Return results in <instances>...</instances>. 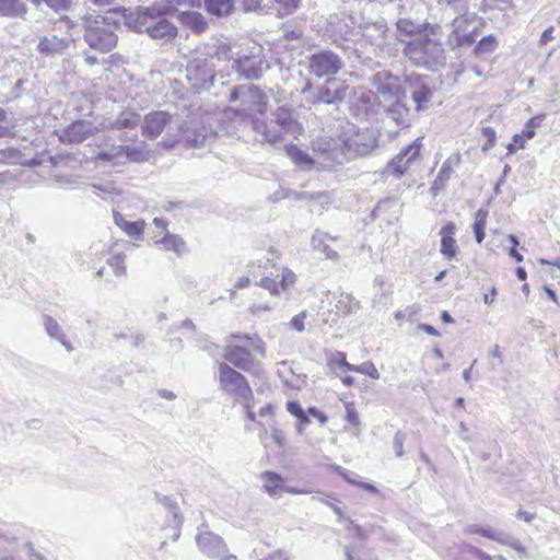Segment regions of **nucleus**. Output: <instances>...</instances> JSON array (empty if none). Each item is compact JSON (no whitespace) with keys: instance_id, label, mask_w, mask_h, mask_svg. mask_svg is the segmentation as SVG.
Segmentation results:
<instances>
[{"instance_id":"62","label":"nucleus","mask_w":560,"mask_h":560,"mask_svg":"<svg viewBox=\"0 0 560 560\" xmlns=\"http://www.w3.org/2000/svg\"><path fill=\"white\" fill-rule=\"evenodd\" d=\"M482 136L487 138L488 143L483 145V150H488L491 148L495 142V131L492 127H483L482 128Z\"/></svg>"},{"instance_id":"51","label":"nucleus","mask_w":560,"mask_h":560,"mask_svg":"<svg viewBox=\"0 0 560 560\" xmlns=\"http://www.w3.org/2000/svg\"><path fill=\"white\" fill-rule=\"evenodd\" d=\"M544 119V115L536 116L530 118L526 124L524 129L522 130V135L526 139H532L536 135V129L540 126L541 121Z\"/></svg>"},{"instance_id":"42","label":"nucleus","mask_w":560,"mask_h":560,"mask_svg":"<svg viewBox=\"0 0 560 560\" xmlns=\"http://www.w3.org/2000/svg\"><path fill=\"white\" fill-rule=\"evenodd\" d=\"M359 301L355 300L354 296L343 292L339 294L338 301L335 305L337 311L343 313L345 315L357 312V310H359Z\"/></svg>"},{"instance_id":"35","label":"nucleus","mask_w":560,"mask_h":560,"mask_svg":"<svg viewBox=\"0 0 560 560\" xmlns=\"http://www.w3.org/2000/svg\"><path fill=\"white\" fill-rule=\"evenodd\" d=\"M150 150L144 141L132 145H125V162L141 163L150 159Z\"/></svg>"},{"instance_id":"21","label":"nucleus","mask_w":560,"mask_h":560,"mask_svg":"<svg viewBox=\"0 0 560 560\" xmlns=\"http://www.w3.org/2000/svg\"><path fill=\"white\" fill-rule=\"evenodd\" d=\"M460 163V154L458 152L452 153L442 164L440 172L430 187L433 197H436L439 191L444 189L452 177L454 168Z\"/></svg>"},{"instance_id":"8","label":"nucleus","mask_w":560,"mask_h":560,"mask_svg":"<svg viewBox=\"0 0 560 560\" xmlns=\"http://www.w3.org/2000/svg\"><path fill=\"white\" fill-rule=\"evenodd\" d=\"M350 95L351 85L343 80L329 78L316 89L315 94L311 97V105H338Z\"/></svg>"},{"instance_id":"30","label":"nucleus","mask_w":560,"mask_h":560,"mask_svg":"<svg viewBox=\"0 0 560 560\" xmlns=\"http://www.w3.org/2000/svg\"><path fill=\"white\" fill-rule=\"evenodd\" d=\"M27 11V5L23 0H0V16L25 19Z\"/></svg>"},{"instance_id":"45","label":"nucleus","mask_w":560,"mask_h":560,"mask_svg":"<svg viewBox=\"0 0 560 560\" xmlns=\"http://www.w3.org/2000/svg\"><path fill=\"white\" fill-rule=\"evenodd\" d=\"M393 3V10L400 16H409L417 5H422L417 0H389Z\"/></svg>"},{"instance_id":"12","label":"nucleus","mask_w":560,"mask_h":560,"mask_svg":"<svg viewBox=\"0 0 560 560\" xmlns=\"http://www.w3.org/2000/svg\"><path fill=\"white\" fill-rule=\"evenodd\" d=\"M341 58L329 49H322L308 58V72L316 78H324L337 74L342 68Z\"/></svg>"},{"instance_id":"49","label":"nucleus","mask_w":560,"mask_h":560,"mask_svg":"<svg viewBox=\"0 0 560 560\" xmlns=\"http://www.w3.org/2000/svg\"><path fill=\"white\" fill-rule=\"evenodd\" d=\"M186 22L197 33H202L207 28V22L205 18L198 12H191L188 14Z\"/></svg>"},{"instance_id":"56","label":"nucleus","mask_w":560,"mask_h":560,"mask_svg":"<svg viewBox=\"0 0 560 560\" xmlns=\"http://www.w3.org/2000/svg\"><path fill=\"white\" fill-rule=\"evenodd\" d=\"M425 24L423 31H425L424 35H428L431 38L441 39L443 35V27L439 23H429L428 21H423Z\"/></svg>"},{"instance_id":"10","label":"nucleus","mask_w":560,"mask_h":560,"mask_svg":"<svg viewBox=\"0 0 560 560\" xmlns=\"http://www.w3.org/2000/svg\"><path fill=\"white\" fill-rule=\"evenodd\" d=\"M404 82L405 91L409 93L416 105V112L427 110L433 95L431 79L428 75L411 73L405 75Z\"/></svg>"},{"instance_id":"16","label":"nucleus","mask_w":560,"mask_h":560,"mask_svg":"<svg viewBox=\"0 0 560 560\" xmlns=\"http://www.w3.org/2000/svg\"><path fill=\"white\" fill-rule=\"evenodd\" d=\"M377 138L374 130L364 129L342 141L347 158L368 155L376 147Z\"/></svg>"},{"instance_id":"27","label":"nucleus","mask_w":560,"mask_h":560,"mask_svg":"<svg viewBox=\"0 0 560 560\" xmlns=\"http://www.w3.org/2000/svg\"><path fill=\"white\" fill-rule=\"evenodd\" d=\"M43 326L46 331V334L56 339L58 342L61 343V346L67 350V352H72L74 350L73 346L67 340V336L62 329V327L59 325V323L51 317L50 315L44 314L43 315Z\"/></svg>"},{"instance_id":"50","label":"nucleus","mask_w":560,"mask_h":560,"mask_svg":"<svg viewBox=\"0 0 560 560\" xmlns=\"http://www.w3.org/2000/svg\"><path fill=\"white\" fill-rule=\"evenodd\" d=\"M19 550L27 557V560H47L46 557L42 552L37 551L34 545L28 540L23 541Z\"/></svg>"},{"instance_id":"24","label":"nucleus","mask_w":560,"mask_h":560,"mask_svg":"<svg viewBox=\"0 0 560 560\" xmlns=\"http://www.w3.org/2000/svg\"><path fill=\"white\" fill-rule=\"evenodd\" d=\"M456 16L451 22V32L448 35H458L468 30L475 31L480 28L478 16L469 9L466 12H455Z\"/></svg>"},{"instance_id":"28","label":"nucleus","mask_w":560,"mask_h":560,"mask_svg":"<svg viewBox=\"0 0 560 560\" xmlns=\"http://www.w3.org/2000/svg\"><path fill=\"white\" fill-rule=\"evenodd\" d=\"M386 117L393 120L398 127H408L411 120L409 108L399 98L386 108Z\"/></svg>"},{"instance_id":"26","label":"nucleus","mask_w":560,"mask_h":560,"mask_svg":"<svg viewBox=\"0 0 560 560\" xmlns=\"http://www.w3.org/2000/svg\"><path fill=\"white\" fill-rule=\"evenodd\" d=\"M68 45L69 40L66 37H58L57 35L44 36L39 39L37 50L42 55L55 56L67 49Z\"/></svg>"},{"instance_id":"2","label":"nucleus","mask_w":560,"mask_h":560,"mask_svg":"<svg viewBox=\"0 0 560 560\" xmlns=\"http://www.w3.org/2000/svg\"><path fill=\"white\" fill-rule=\"evenodd\" d=\"M253 130L262 137V140L269 143H277L287 136L298 137L302 133L301 124L293 117L291 109L279 107L267 120L261 117L252 119Z\"/></svg>"},{"instance_id":"46","label":"nucleus","mask_w":560,"mask_h":560,"mask_svg":"<svg viewBox=\"0 0 560 560\" xmlns=\"http://www.w3.org/2000/svg\"><path fill=\"white\" fill-rule=\"evenodd\" d=\"M36 7H39L42 3H45L48 8L52 9L55 12L67 11L72 4L73 0H30Z\"/></svg>"},{"instance_id":"36","label":"nucleus","mask_w":560,"mask_h":560,"mask_svg":"<svg viewBox=\"0 0 560 560\" xmlns=\"http://www.w3.org/2000/svg\"><path fill=\"white\" fill-rule=\"evenodd\" d=\"M284 151L292 162L300 168L308 170L315 163V161L305 151L295 144H287L284 147Z\"/></svg>"},{"instance_id":"22","label":"nucleus","mask_w":560,"mask_h":560,"mask_svg":"<svg viewBox=\"0 0 560 560\" xmlns=\"http://www.w3.org/2000/svg\"><path fill=\"white\" fill-rule=\"evenodd\" d=\"M152 39L168 43L173 40L177 35V27L165 19L164 15H158L154 22L149 27L147 33Z\"/></svg>"},{"instance_id":"19","label":"nucleus","mask_w":560,"mask_h":560,"mask_svg":"<svg viewBox=\"0 0 560 560\" xmlns=\"http://www.w3.org/2000/svg\"><path fill=\"white\" fill-rule=\"evenodd\" d=\"M373 84L380 95L385 100L396 97L399 100L401 86L398 77L389 71H380L374 75Z\"/></svg>"},{"instance_id":"13","label":"nucleus","mask_w":560,"mask_h":560,"mask_svg":"<svg viewBox=\"0 0 560 560\" xmlns=\"http://www.w3.org/2000/svg\"><path fill=\"white\" fill-rule=\"evenodd\" d=\"M421 145V138H417L411 143L404 147L400 152L387 163L383 174L385 176L392 175L395 178L404 176L411 163L418 159Z\"/></svg>"},{"instance_id":"34","label":"nucleus","mask_w":560,"mask_h":560,"mask_svg":"<svg viewBox=\"0 0 560 560\" xmlns=\"http://www.w3.org/2000/svg\"><path fill=\"white\" fill-rule=\"evenodd\" d=\"M498 48V39L493 34L483 36L474 47L472 55L487 60Z\"/></svg>"},{"instance_id":"1","label":"nucleus","mask_w":560,"mask_h":560,"mask_svg":"<svg viewBox=\"0 0 560 560\" xmlns=\"http://www.w3.org/2000/svg\"><path fill=\"white\" fill-rule=\"evenodd\" d=\"M405 57L416 67L438 71L446 63V54L441 39L419 35L404 46Z\"/></svg>"},{"instance_id":"39","label":"nucleus","mask_w":560,"mask_h":560,"mask_svg":"<svg viewBox=\"0 0 560 560\" xmlns=\"http://www.w3.org/2000/svg\"><path fill=\"white\" fill-rule=\"evenodd\" d=\"M327 238H329L328 234L316 231L312 237V246L315 250L325 254L326 258L336 260L338 258V253L330 248L328 244H326Z\"/></svg>"},{"instance_id":"17","label":"nucleus","mask_w":560,"mask_h":560,"mask_svg":"<svg viewBox=\"0 0 560 560\" xmlns=\"http://www.w3.org/2000/svg\"><path fill=\"white\" fill-rule=\"evenodd\" d=\"M233 69L247 80H259L269 65L260 55H243L233 61Z\"/></svg>"},{"instance_id":"11","label":"nucleus","mask_w":560,"mask_h":560,"mask_svg":"<svg viewBox=\"0 0 560 560\" xmlns=\"http://www.w3.org/2000/svg\"><path fill=\"white\" fill-rule=\"evenodd\" d=\"M178 120L166 110H154L147 114L141 124L142 135L151 140L156 139L164 131L171 135L174 130L178 132Z\"/></svg>"},{"instance_id":"53","label":"nucleus","mask_w":560,"mask_h":560,"mask_svg":"<svg viewBox=\"0 0 560 560\" xmlns=\"http://www.w3.org/2000/svg\"><path fill=\"white\" fill-rule=\"evenodd\" d=\"M470 0H439L440 4L448 7L454 12H466L469 8Z\"/></svg>"},{"instance_id":"23","label":"nucleus","mask_w":560,"mask_h":560,"mask_svg":"<svg viewBox=\"0 0 560 560\" xmlns=\"http://www.w3.org/2000/svg\"><path fill=\"white\" fill-rule=\"evenodd\" d=\"M351 110L355 116H365L371 108L374 95L371 91L364 88L351 86V95L349 97Z\"/></svg>"},{"instance_id":"33","label":"nucleus","mask_w":560,"mask_h":560,"mask_svg":"<svg viewBox=\"0 0 560 560\" xmlns=\"http://www.w3.org/2000/svg\"><path fill=\"white\" fill-rule=\"evenodd\" d=\"M425 24L423 21H420L419 19H413L412 14L409 16H400L396 21V28L400 34H405L408 36L411 35H421L423 32Z\"/></svg>"},{"instance_id":"7","label":"nucleus","mask_w":560,"mask_h":560,"mask_svg":"<svg viewBox=\"0 0 560 560\" xmlns=\"http://www.w3.org/2000/svg\"><path fill=\"white\" fill-rule=\"evenodd\" d=\"M312 148L317 162L324 168L342 165L348 160L345 145L338 139L318 137L313 141Z\"/></svg>"},{"instance_id":"57","label":"nucleus","mask_w":560,"mask_h":560,"mask_svg":"<svg viewBox=\"0 0 560 560\" xmlns=\"http://www.w3.org/2000/svg\"><path fill=\"white\" fill-rule=\"evenodd\" d=\"M283 37L288 40H298L303 37L304 31L301 27H291L284 25L282 28Z\"/></svg>"},{"instance_id":"15","label":"nucleus","mask_w":560,"mask_h":560,"mask_svg":"<svg viewBox=\"0 0 560 560\" xmlns=\"http://www.w3.org/2000/svg\"><path fill=\"white\" fill-rule=\"evenodd\" d=\"M196 544L199 550L211 559L231 560L235 558L233 555L229 553L223 538L213 532H199L196 536Z\"/></svg>"},{"instance_id":"20","label":"nucleus","mask_w":560,"mask_h":560,"mask_svg":"<svg viewBox=\"0 0 560 560\" xmlns=\"http://www.w3.org/2000/svg\"><path fill=\"white\" fill-rule=\"evenodd\" d=\"M295 282V275L287 268H283L281 275L276 278L264 277L257 284L268 290L272 295H279L282 291H287Z\"/></svg>"},{"instance_id":"59","label":"nucleus","mask_w":560,"mask_h":560,"mask_svg":"<svg viewBox=\"0 0 560 560\" xmlns=\"http://www.w3.org/2000/svg\"><path fill=\"white\" fill-rule=\"evenodd\" d=\"M406 440V434L401 431L396 432L393 441L395 454L397 457H401L404 455V442Z\"/></svg>"},{"instance_id":"63","label":"nucleus","mask_w":560,"mask_h":560,"mask_svg":"<svg viewBox=\"0 0 560 560\" xmlns=\"http://www.w3.org/2000/svg\"><path fill=\"white\" fill-rule=\"evenodd\" d=\"M489 357L492 358L493 360H498V361L491 362L492 370L497 369L499 365L502 364L501 352H500V348L498 345H494L491 348V350L489 351Z\"/></svg>"},{"instance_id":"9","label":"nucleus","mask_w":560,"mask_h":560,"mask_svg":"<svg viewBox=\"0 0 560 560\" xmlns=\"http://www.w3.org/2000/svg\"><path fill=\"white\" fill-rule=\"evenodd\" d=\"M217 131L210 127L201 125L199 128H179L174 138L164 140L162 143L166 149H171L175 143L183 141L187 148H206L214 142Z\"/></svg>"},{"instance_id":"4","label":"nucleus","mask_w":560,"mask_h":560,"mask_svg":"<svg viewBox=\"0 0 560 560\" xmlns=\"http://www.w3.org/2000/svg\"><path fill=\"white\" fill-rule=\"evenodd\" d=\"M230 101H240V107L229 108L225 115L230 117L232 114L241 121H248L250 125L253 118H262L268 105V96L256 85L235 86L230 94Z\"/></svg>"},{"instance_id":"52","label":"nucleus","mask_w":560,"mask_h":560,"mask_svg":"<svg viewBox=\"0 0 560 560\" xmlns=\"http://www.w3.org/2000/svg\"><path fill=\"white\" fill-rule=\"evenodd\" d=\"M20 158L21 153L16 149L8 148L5 150H0V163L16 164Z\"/></svg>"},{"instance_id":"31","label":"nucleus","mask_w":560,"mask_h":560,"mask_svg":"<svg viewBox=\"0 0 560 560\" xmlns=\"http://www.w3.org/2000/svg\"><path fill=\"white\" fill-rule=\"evenodd\" d=\"M260 478L264 481V490L270 497L278 498L284 491L283 478L280 474L267 470Z\"/></svg>"},{"instance_id":"14","label":"nucleus","mask_w":560,"mask_h":560,"mask_svg":"<svg viewBox=\"0 0 560 560\" xmlns=\"http://www.w3.org/2000/svg\"><path fill=\"white\" fill-rule=\"evenodd\" d=\"M168 7L156 3L151 7H138L127 16L129 27L139 33H148L149 27L158 19V15H165Z\"/></svg>"},{"instance_id":"61","label":"nucleus","mask_w":560,"mask_h":560,"mask_svg":"<svg viewBox=\"0 0 560 560\" xmlns=\"http://www.w3.org/2000/svg\"><path fill=\"white\" fill-rule=\"evenodd\" d=\"M285 409L287 411L292 415L293 417L298 418L299 416H302V413L305 411L301 404L299 401H295V400H289L287 404H285Z\"/></svg>"},{"instance_id":"47","label":"nucleus","mask_w":560,"mask_h":560,"mask_svg":"<svg viewBox=\"0 0 560 560\" xmlns=\"http://www.w3.org/2000/svg\"><path fill=\"white\" fill-rule=\"evenodd\" d=\"M126 255L118 254L107 259V265L113 269L115 276L121 277L126 275L125 266Z\"/></svg>"},{"instance_id":"40","label":"nucleus","mask_w":560,"mask_h":560,"mask_svg":"<svg viewBox=\"0 0 560 560\" xmlns=\"http://www.w3.org/2000/svg\"><path fill=\"white\" fill-rule=\"evenodd\" d=\"M141 120L140 114L136 112H122L119 116L114 120L112 127L114 129H131L139 125Z\"/></svg>"},{"instance_id":"64","label":"nucleus","mask_w":560,"mask_h":560,"mask_svg":"<svg viewBox=\"0 0 560 560\" xmlns=\"http://www.w3.org/2000/svg\"><path fill=\"white\" fill-rule=\"evenodd\" d=\"M296 419L299 421L296 432L299 435H302L304 433V429L311 423L310 415L307 411H304L302 416H299Z\"/></svg>"},{"instance_id":"54","label":"nucleus","mask_w":560,"mask_h":560,"mask_svg":"<svg viewBox=\"0 0 560 560\" xmlns=\"http://www.w3.org/2000/svg\"><path fill=\"white\" fill-rule=\"evenodd\" d=\"M465 533L466 534H477V535H481L486 538H494V530H492L491 528L489 527H482L480 525H477V524H471V525H468L466 528H465Z\"/></svg>"},{"instance_id":"41","label":"nucleus","mask_w":560,"mask_h":560,"mask_svg":"<svg viewBox=\"0 0 560 560\" xmlns=\"http://www.w3.org/2000/svg\"><path fill=\"white\" fill-rule=\"evenodd\" d=\"M97 160L112 162L114 164L125 163V145H113L97 154Z\"/></svg>"},{"instance_id":"58","label":"nucleus","mask_w":560,"mask_h":560,"mask_svg":"<svg viewBox=\"0 0 560 560\" xmlns=\"http://www.w3.org/2000/svg\"><path fill=\"white\" fill-rule=\"evenodd\" d=\"M359 373L370 376L373 380L380 378V373L373 362L365 361L360 364Z\"/></svg>"},{"instance_id":"38","label":"nucleus","mask_w":560,"mask_h":560,"mask_svg":"<svg viewBox=\"0 0 560 560\" xmlns=\"http://www.w3.org/2000/svg\"><path fill=\"white\" fill-rule=\"evenodd\" d=\"M205 9L218 18L229 16L234 12V0H205Z\"/></svg>"},{"instance_id":"55","label":"nucleus","mask_w":560,"mask_h":560,"mask_svg":"<svg viewBox=\"0 0 560 560\" xmlns=\"http://www.w3.org/2000/svg\"><path fill=\"white\" fill-rule=\"evenodd\" d=\"M307 318V312L302 311L298 315L293 316V318L290 320L289 326L291 329L303 332L305 330V319Z\"/></svg>"},{"instance_id":"18","label":"nucleus","mask_w":560,"mask_h":560,"mask_svg":"<svg viewBox=\"0 0 560 560\" xmlns=\"http://www.w3.org/2000/svg\"><path fill=\"white\" fill-rule=\"evenodd\" d=\"M97 128L92 121L75 120L68 127L59 130V140L68 144H80L92 137Z\"/></svg>"},{"instance_id":"37","label":"nucleus","mask_w":560,"mask_h":560,"mask_svg":"<svg viewBox=\"0 0 560 560\" xmlns=\"http://www.w3.org/2000/svg\"><path fill=\"white\" fill-rule=\"evenodd\" d=\"M479 33L480 28L475 31L468 30L467 32L458 35H447V44L452 50L470 47L475 44Z\"/></svg>"},{"instance_id":"5","label":"nucleus","mask_w":560,"mask_h":560,"mask_svg":"<svg viewBox=\"0 0 560 560\" xmlns=\"http://www.w3.org/2000/svg\"><path fill=\"white\" fill-rule=\"evenodd\" d=\"M219 383L221 389L231 395L236 402L249 408L254 394L248 381L241 372L222 362L219 364Z\"/></svg>"},{"instance_id":"6","label":"nucleus","mask_w":560,"mask_h":560,"mask_svg":"<svg viewBox=\"0 0 560 560\" xmlns=\"http://www.w3.org/2000/svg\"><path fill=\"white\" fill-rule=\"evenodd\" d=\"M83 26L84 39L92 49L106 54L116 47L118 38L109 25L84 18Z\"/></svg>"},{"instance_id":"25","label":"nucleus","mask_w":560,"mask_h":560,"mask_svg":"<svg viewBox=\"0 0 560 560\" xmlns=\"http://www.w3.org/2000/svg\"><path fill=\"white\" fill-rule=\"evenodd\" d=\"M456 233V225L454 222H447L440 231L441 234V254L452 259L457 255L458 247L454 235Z\"/></svg>"},{"instance_id":"29","label":"nucleus","mask_w":560,"mask_h":560,"mask_svg":"<svg viewBox=\"0 0 560 560\" xmlns=\"http://www.w3.org/2000/svg\"><path fill=\"white\" fill-rule=\"evenodd\" d=\"M155 244L164 250L174 252L178 256H183L188 253V247L183 237L170 232H166L162 238L156 240Z\"/></svg>"},{"instance_id":"44","label":"nucleus","mask_w":560,"mask_h":560,"mask_svg":"<svg viewBox=\"0 0 560 560\" xmlns=\"http://www.w3.org/2000/svg\"><path fill=\"white\" fill-rule=\"evenodd\" d=\"M488 212L483 211L482 209L478 210L475 215V222L472 224V231L476 237L477 243H482L485 240V229H486V221H487Z\"/></svg>"},{"instance_id":"43","label":"nucleus","mask_w":560,"mask_h":560,"mask_svg":"<svg viewBox=\"0 0 560 560\" xmlns=\"http://www.w3.org/2000/svg\"><path fill=\"white\" fill-rule=\"evenodd\" d=\"M300 5V0H272V8L279 16L293 14Z\"/></svg>"},{"instance_id":"3","label":"nucleus","mask_w":560,"mask_h":560,"mask_svg":"<svg viewBox=\"0 0 560 560\" xmlns=\"http://www.w3.org/2000/svg\"><path fill=\"white\" fill-rule=\"evenodd\" d=\"M249 348L261 358H266L267 346L258 335L232 334L224 347V359L240 370L249 371L254 366V358Z\"/></svg>"},{"instance_id":"32","label":"nucleus","mask_w":560,"mask_h":560,"mask_svg":"<svg viewBox=\"0 0 560 560\" xmlns=\"http://www.w3.org/2000/svg\"><path fill=\"white\" fill-rule=\"evenodd\" d=\"M114 221L127 235L137 240L142 237L144 229V222L142 220L128 221L119 212H114Z\"/></svg>"},{"instance_id":"60","label":"nucleus","mask_w":560,"mask_h":560,"mask_svg":"<svg viewBox=\"0 0 560 560\" xmlns=\"http://www.w3.org/2000/svg\"><path fill=\"white\" fill-rule=\"evenodd\" d=\"M316 500L328 505L334 511V513L338 516L339 521H341L343 518V512H342L341 508L336 503L335 499H330L329 497H325V498L320 497V498H317Z\"/></svg>"},{"instance_id":"48","label":"nucleus","mask_w":560,"mask_h":560,"mask_svg":"<svg viewBox=\"0 0 560 560\" xmlns=\"http://www.w3.org/2000/svg\"><path fill=\"white\" fill-rule=\"evenodd\" d=\"M22 532L23 528H16L15 530H7L4 533H0V539H3L10 545H15L20 549L21 544L26 540L22 537Z\"/></svg>"}]
</instances>
